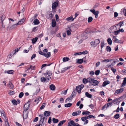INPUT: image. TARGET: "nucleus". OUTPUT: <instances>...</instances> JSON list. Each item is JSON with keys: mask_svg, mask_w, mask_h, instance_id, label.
<instances>
[{"mask_svg": "<svg viewBox=\"0 0 126 126\" xmlns=\"http://www.w3.org/2000/svg\"><path fill=\"white\" fill-rule=\"evenodd\" d=\"M26 105V103L24 105V108L25 109L24 110L23 112V117L24 119H26L28 116V111H27V110H28L29 108L30 104L29 103L28 106L27 108H25V106Z\"/></svg>", "mask_w": 126, "mask_h": 126, "instance_id": "obj_1", "label": "nucleus"}, {"mask_svg": "<svg viewBox=\"0 0 126 126\" xmlns=\"http://www.w3.org/2000/svg\"><path fill=\"white\" fill-rule=\"evenodd\" d=\"M58 1H55L52 4V9H54L58 6V2L59 1L57 0Z\"/></svg>", "mask_w": 126, "mask_h": 126, "instance_id": "obj_2", "label": "nucleus"}, {"mask_svg": "<svg viewBox=\"0 0 126 126\" xmlns=\"http://www.w3.org/2000/svg\"><path fill=\"white\" fill-rule=\"evenodd\" d=\"M124 89L123 88H121L120 89L116 90L114 93V94H115L116 93L118 94L119 93H121L123 92L124 91Z\"/></svg>", "mask_w": 126, "mask_h": 126, "instance_id": "obj_3", "label": "nucleus"}, {"mask_svg": "<svg viewBox=\"0 0 126 126\" xmlns=\"http://www.w3.org/2000/svg\"><path fill=\"white\" fill-rule=\"evenodd\" d=\"M54 16V15L52 13L48 14L47 15V16H46V17L48 19L51 20Z\"/></svg>", "mask_w": 126, "mask_h": 126, "instance_id": "obj_4", "label": "nucleus"}, {"mask_svg": "<svg viewBox=\"0 0 126 126\" xmlns=\"http://www.w3.org/2000/svg\"><path fill=\"white\" fill-rule=\"evenodd\" d=\"M113 42L114 43L122 44L123 42H122L121 40H119L117 38H115L114 40H113Z\"/></svg>", "mask_w": 126, "mask_h": 126, "instance_id": "obj_5", "label": "nucleus"}, {"mask_svg": "<svg viewBox=\"0 0 126 126\" xmlns=\"http://www.w3.org/2000/svg\"><path fill=\"white\" fill-rule=\"evenodd\" d=\"M99 83V82L96 80H94L92 82V85L94 86H95L97 85Z\"/></svg>", "mask_w": 126, "mask_h": 126, "instance_id": "obj_6", "label": "nucleus"}, {"mask_svg": "<svg viewBox=\"0 0 126 126\" xmlns=\"http://www.w3.org/2000/svg\"><path fill=\"white\" fill-rule=\"evenodd\" d=\"M76 124L74 121L73 120H72L68 122V126H69L71 125L73 126H75Z\"/></svg>", "mask_w": 126, "mask_h": 126, "instance_id": "obj_7", "label": "nucleus"}, {"mask_svg": "<svg viewBox=\"0 0 126 126\" xmlns=\"http://www.w3.org/2000/svg\"><path fill=\"white\" fill-rule=\"evenodd\" d=\"M126 85V77H125L124 79V80L123 82L121 85V87L124 86Z\"/></svg>", "mask_w": 126, "mask_h": 126, "instance_id": "obj_8", "label": "nucleus"}, {"mask_svg": "<svg viewBox=\"0 0 126 126\" xmlns=\"http://www.w3.org/2000/svg\"><path fill=\"white\" fill-rule=\"evenodd\" d=\"M56 22L54 19H53L52 21L51 24L52 27H55L56 25Z\"/></svg>", "mask_w": 126, "mask_h": 126, "instance_id": "obj_9", "label": "nucleus"}, {"mask_svg": "<svg viewBox=\"0 0 126 126\" xmlns=\"http://www.w3.org/2000/svg\"><path fill=\"white\" fill-rule=\"evenodd\" d=\"M50 112L48 111H45L44 112V115L45 116L47 117L50 115Z\"/></svg>", "mask_w": 126, "mask_h": 126, "instance_id": "obj_10", "label": "nucleus"}, {"mask_svg": "<svg viewBox=\"0 0 126 126\" xmlns=\"http://www.w3.org/2000/svg\"><path fill=\"white\" fill-rule=\"evenodd\" d=\"M110 83V82L108 80H106L104 81L103 83L102 86L103 87H105L107 85Z\"/></svg>", "mask_w": 126, "mask_h": 126, "instance_id": "obj_11", "label": "nucleus"}, {"mask_svg": "<svg viewBox=\"0 0 126 126\" xmlns=\"http://www.w3.org/2000/svg\"><path fill=\"white\" fill-rule=\"evenodd\" d=\"M52 74V72L50 71H47V72L44 74L45 75L47 76L48 75V76H51Z\"/></svg>", "mask_w": 126, "mask_h": 126, "instance_id": "obj_12", "label": "nucleus"}, {"mask_svg": "<svg viewBox=\"0 0 126 126\" xmlns=\"http://www.w3.org/2000/svg\"><path fill=\"white\" fill-rule=\"evenodd\" d=\"M18 25H19V24L18 23L16 24L13 25L10 27V30H12L13 28H16L17 27V26Z\"/></svg>", "mask_w": 126, "mask_h": 126, "instance_id": "obj_13", "label": "nucleus"}, {"mask_svg": "<svg viewBox=\"0 0 126 126\" xmlns=\"http://www.w3.org/2000/svg\"><path fill=\"white\" fill-rule=\"evenodd\" d=\"M49 88L51 90L54 91L55 90L56 87L54 84H52L50 85Z\"/></svg>", "mask_w": 126, "mask_h": 126, "instance_id": "obj_14", "label": "nucleus"}, {"mask_svg": "<svg viewBox=\"0 0 126 126\" xmlns=\"http://www.w3.org/2000/svg\"><path fill=\"white\" fill-rule=\"evenodd\" d=\"M14 71L13 70H10L8 71H5V73L8 74H13Z\"/></svg>", "mask_w": 126, "mask_h": 126, "instance_id": "obj_15", "label": "nucleus"}, {"mask_svg": "<svg viewBox=\"0 0 126 126\" xmlns=\"http://www.w3.org/2000/svg\"><path fill=\"white\" fill-rule=\"evenodd\" d=\"M38 39V38L37 37H35L32 39V43L33 44L35 43L36 42L37 40Z\"/></svg>", "mask_w": 126, "mask_h": 126, "instance_id": "obj_16", "label": "nucleus"}, {"mask_svg": "<svg viewBox=\"0 0 126 126\" xmlns=\"http://www.w3.org/2000/svg\"><path fill=\"white\" fill-rule=\"evenodd\" d=\"M100 40L99 39H95L94 41V42L95 44V46H94V47H95L98 44L100 43Z\"/></svg>", "mask_w": 126, "mask_h": 126, "instance_id": "obj_17", "label": "nucleus"}, {"mask_svg": "<svg viewBox=\"0 0 126 126\" xmlns=\"http://www.w3.org/2000/svg\"><path fill=\"white\" fill-rule=\"evenodd\" d=\"M33 23L35 25H38L40 23V22L37 19H36L33 21Z\"/></svg>", "mask_w": 126, "mask_h": 126, "instance_id": "obj_18", "label": "nucleus"}, {"mask_svg": "<svg viewBox=\"0 0 126 126\" xmlns=\"http://www.w3.org/2000/svg\"><path fill=\"white\" fill-rule=\"evenodd\" d=\"M124 24V21H120L118 24H116V26H117L118 25H119V26H120V27L119 28V29H120V27L121 26H123V24Z\"/></svg>", "mask_w": 126, "mask_h": 126, "instance_id": "obj_19", "label": "nucleus"}, {"mask_svg": "<svg viewBox=\"0 0 126 126\" xmlns=\"http://www.w3.org/2000/svg\"><path fill=\"white\" fill-rule=\"evenodd\" d=\"M8 87L11 89H13L14 88V86L12 83L11 82H10L8 85Z\"/></svg>", "mask_w": 126, "mask_h": 126, "instance_id": "obj_20", "label": "nucleus"}, {"mask_svg": "<svg viewBox=\"0 0 126 126\" xmlns=\"http://www.w3.org/2000/svg\"><path fill=\"white\" fill-rule=\"evenodd\" d=\"M74 18L72 16H70V17H68L66 19V20L67 21L71 20L73 21L74 20Z\"/></svg>", "mask_w": 126, "mask_h": 126, "instance_id": "obj_21", "label": "nucleus"}, {"mask_svg": "<svg viewBox=\"0 0 126 126\" xmlns=\"http://www.w3.org/2000/svg\"><path fill=\"white\" fill-rule=\"evenodd\" d=\"M86 96L89 98H91L92 97V95L90 94L88 92H86L85 93Z\"/></svg>", "mask_w": 126, "mask_h": 126, "instance_id": "obj_22", "label": "nucleus"}, {"mask_svg": "<svg viewBox=\"0 0 126 126\" xmlns=\"http://www.w3.org/2000/svg\"><path fill=\"white\" fill-rule=\"evenodd\" d=\"M66 121V120H63L60 121L58 124V126H61Z\"/></svg>", "mask_w": 126, "mask_h": 126, "instance_id": "obj_23", "label": "nucleus"}, {"mask_svg": "<svg viewBox=\"0 0 126 126\" xmlns=\"http://www.w3.org/2000/svg\"><path fill=\"white\" fill-rule=\"evenodd\" d=\"M83 60L82 59H78L77 60V62L79 64H81L83 62Z\"/></svg>", "mask_w": 126, "mask_h": 126, "instance_id": "obj_24", "label": "nucleus"}, {"mask_svg": "<svg viewBox=\"0 0 126 126\" xmlns=\"http://www.w3.org/2000/svg\"><path fill=\"white\" fill-rule=\"evenodd\" d=\"M107 42L108 44L110 45H111L112 44V41L111 39L109 38L107 40Z\"/></svg>", "mask_w": 126, "mask_h": 126, "instance_id": "obj_25", "label": "nucleus"}, {"mask_svg": "<svg viewBox=\"0 0 126 126\" xmlns=\"http://www.w3.org/2000/svg\"><path fill=\"white\" fill-rule=\"evenodd\" d=\"M51 55L50 52H48L47 53V54H46V53H45L44 56L45 57L48 58L50 57Z\"/></svg>", "mask_w": 126, "mask_h": 126, "instance_id": "obj_26", "label": "nucleus"}, {"mask_svg": "<svg viewBox=\"0 0 126 126\" xmlns=\"http://www.w3.org/2000/svg\"><path fill=\"white\" fill-rule=\"evenodd\" d=\"M12 102L14 105H16L17 104V101L15 99H13L12 101Z\"/></svg>", "mask_w": 126, "mask_h": 126, "instance_id": "obj_27", "label": "nucleus"}, {"mask_svg": "<svg viewBox=\"0 0 126 126\" xmlns=\"http://www.w3.org/2000/svg\"><path fill=\"white\" fill-rule=\"evenodd\" d=\"M25 21V19L23 18L21 19L20 21H19L18 23L19 24V25L20 24L23 23Z\"/></svg>", "mask_w": 126, "mask_h": 126, "instance_id": "obj_28", "label": "nucleus"}, {"mask_svg": "<svg viewBox=\"0 0 126 126\" xmlns=\"http://www.w3.org/2000/svg\"><path fill=\"white\" fill-rule=\"evenodd\" d=\"M82 82L84 84H86L88 82V79H86L84 78L83 79Z\"/></svg>", "mask_w": 126, "mask_h": 126, "instance_id": "obj_29", "label": "nucleus"}, {"mask_svg": "<svg viewBox=\"0 0 126 126\" xmlns=\"http://www.w3.org/2000/svg\"><path fill=\"white\" fill-rule=\"evenodd\" d=\"M111 48L109 46H107L106 48V50L107 51L110 52L111 50Z\"/></svg>", "mask_w": 126, "mask_h": 126, "instance_id": "obj_30", "label": "nucleus"}, {"mask_svg": "<svg viewBox=\"0 0 126 126\" xmlns=\"http://www.w3.org/2000/svg\"><path fill=\"white\" fill-rule=\"evenodd\" d=\"M52 121L53 123H57L59 122V120L58 119H56L55 118H52Z\"/></svg>", "mask_w": 126, "mask_h": 126, "instance_id": "obj_31", "label": "nucleus"}, {"mask_svg": "<svg viewBox=\"0 0 126 126\" xmlns=\"http://www.w3.org/2000/svg\"><path fill=\"white\" fill-rule=\"evenodd\" d=\"M70 60L69 58L67 57H64L63 58V62L68 61Z\"/></svg>", "mask_w": 126, "mask_h": 126, "instance_id": "obj_32", "label": "nucleus"}, {"mask_svg": "<svg viewBox=\"0 0 126 126\" xmlns=\"http://www.w3.org/2000/svg\"><path fill=\"white\" fill-rule=\"evenodd\" d=\"M72 105V104L71 103H68L65 104L64 106L66 107H70Z\"/></svg>", "mask_w": 126, "mask_h": 126, "instance_id": "obj_33", "label": "nucleus"}, {"mask_svg": "<svg viewBox=\"0 0 126 126\" xmlns=\"http://www.w3.org/2000/svg\"><path fill=\"white\" fill-rule=\"evenodd\" d=\"M119 117V114L118 113H117L114 116L113 118L116 119H117Z\"/></svg>", "mask_w": 126, "mask_h": 126, "instance_id": "obj_34", "label": "nucleus"}, {"mask_svg": "<svg viewBox=\"0 0 126 126\" xmlns=\"http://www.w3.org/2000/svg\"><path fill=\"white\" fill-rule=\"evenodd\" d=\"M93 20V18L92 17L90 16L88 17V21L89 23L91 22Z\"/></svg>", "mask_w": 126, "mask_h": 126, "instance_id": "obj_35", "label": "nucleus"}, {"mask_svg": "<svg viewBox=\"0 0 126 126\" xmlns=\"http://www.w3.org/2000/svg\"><path fill=\"white\" fill-rule=\"evenodd\" d=\"M87 79L88 80V82L91 84H92V82L93 81V80H94V79L92 78H88Z\"/></svg>", "mask_w": 126, "mask_h": 126, "instance_id": "obj_36", "label": "nucleus"}, {"mask_svg": "<svg viewBox=\"0 0 126 126\" xmlns=\"http://www.w3.org/2000/svg\"><path fill=\"white\" fill-rule=\"evenodd\" d=\"M73 98L70 96L69 97L67 98L65 100V102L66 103L67 101H69V100H71Z\"/></svg>", "mask_w": 126, "mask_h": 126, "instance_id": "obj_37", "label": "nucleus"}, {"mask_svg": "<svg viewBox=\"0 0 126 126\" xmlns=\"http://www.w3.org/2000/svg\"><path fill=\"white\" fill-rule=\"evenodd\" d=\"M80 54H85L88 53V51L87 50H85L82 52H80Z\"/></svg>", "mask_w": 126, "mask_h": 126, "instance_id": "obj_38", "label": "nucleus"}, {"mask_svg": "<svg viewBox=\"0 0 126 126\" xmlns=\"http://www.w3.org/2000/svg\"><path fill=\"white\" fill-rule=\"evenodd\" d=\"M100 45L101 49L102 50L103 47L105 45L104 42V41L102 42L101 44Z\"/></svg>", "mask_w": 126, "mask_h": 126, "instance_id": "obj_39", "label": "nucleus"}, {"mask_svg": "<svg viewBox=\"0 0 126 126\" xmlns=\"http://www.w3.org/2000/svg\"><path fill=\"white\" fill-rule=\"evenodd\" d=\"M100 72V70H97L95 71V73L96 75L97 76L99 74Z\"/></svg>", "mask_w": 126, "mask_h": 126, "instance_id": "obj_40", "label": "nucleus"}, {"mask_svg": "<svg viewBox=\"0 0 126 126\" xmlns=\"http://www.w3.org/2000/svg\"><path fill=\"white\" fill-rule=\"evenodd\" d=\"M56 19L57 21L58 22L59 20V17L58 15L57 14H56L55 15Z\"/></svg>", "mask_w": 126, "mask_h": 126, "instance_id": "obj_41", "label": "nucleus"}, {"mask_svg": "<svg viewBox=\"0 0 126 126\" xmlns=\"http://www.w3.org/2000/svg\"><path fill=\"white\" fill-rule=\"evenodd\" d=\"M86 117H87V119L88 118H95L94 116L93 115H89L87 116H86Z\"/></svg>", "mask_w": 126, "mask_h": 126, "instance_id": "obj_42", "label": "nucleus"}, {"mask_svg": "<svg viewBox=\"0 0 126 126\" xmlns=\"http://www.w3.org/2000/svg\"><path fill=\"white\" fill-rule=\"evenodd\" d=\"M46 79L45 77H42L41 78V80L42 82H45L46 81Z\"/></svg>", "mask_w": 126, "mask_h": 126, "instance_id": "obj_43", "label": "nucleus"}, {"mask_svg": "<svg viewBox=\"0 0 126 126\" xmlns=\"http://www.w3.org/2000/svg\"><path fill=\"white\" fill-rule=\"evenodd\" d=\"M15 94V92L14 91H10L9 94L10 95H12L13 94Z\"/></svg>", "mask_w": 126, "mask_h": 126, "instance_id": "obj_44", "label": "nucleus"}, {"mask_svg": "<svg viewBox=\"0 0 126 126\" xmlns=\"http://www.w3.org/2000/svg\"><path fill=\"white\" fill-rule=\"evenodd\" d=\"M24 95V94L23 92H21L20 93L19 95V98H22Z\"/></svg>", "mask_w": 126, "mask_h": 126, "instance_id": "obj_45", "label": "nucleus"}, {"mask_svg": "<svg viewBox=\"0 0 126 126\" xmlns=\"http://www.w3.org/2000/svg\"><path fill=\"white\" fill-rule=\"evenodd\" d=\"M85 31L87 34L91 33V31L89 30V29L88 28L86 29Z\"/></svg>", "mask_w": 126, "mask_h": 126, "instance_id": "obj_46", "label": "nucleus"}, {"mask_svg": "<svg viewBox=\"0 0 126 126\" xmlns=\"http://www.w3.org/2000/svg\"><path fill=\"white\" fill-rule=\"evenodd\" d=\"M69 30H68L67 31V35H70L71 34V32H70V31H71V29H70Z\"/></svg>", "mask_w": 126, "mask_h": 126, "instance_id": "obj_47", "label": "nucleus"}, {"mask_svg": "<svg viewBox=\"0 0 126 126\" xmlns=\"http://www.w3.org/2000/svg\"><path fill=\"white\" fill-rule=\"evenodd\" d=\"M87 117H86V116H85L84 117H82L81 118V120L82 121H84L86 120L87 119Z\"/></svg>", "mask_w": 126, "mask_h": 126, "instance_id": "obj_48", "label": "nucleus"}, {"mask_svg": "<svg viewBox=\"0 0 126 126\" xmlns=\"http://www.w3.org/2000/svg\"><path fill=\"white\" fill-rule=\"evenodd\" d=\"M122 11H123V14L124 15L126 16V8L123 9L122 10Z\"/></svg>", "mask_w": 126, "mask_h": 126, "instance_id": "obj_49", "label": "nucleus"}, {"mask_svg": "<svg viewBox=\"0 0 126 126\" xmlns=\"http://www.w3.org/2000/svg\"><path fill=\"white\" fill-rule=\"evenodd\" d=\"M120 32L119 31V30H117V31H114V35H117Z\"/></svg>", "mask_w": 126, "mask_h": 126, "instance_id": "obj_50", "label": "nucleus"}, {"mask_svg": "<svg viewBox=\"0 0 126 126\" xmlns=\"http://www.w3.org/2000/svg\"><path fill=\"white\" fill-rule=\"evenodd\" d=\"M68 89H67L66 90H65V91H62V94L63 93V95H66V93L67 92V91L68 90Z\"/></svg>", "mask_w": 126, "mask_h": 126, "instance_id": "obj_51", "label": "nucleus"}, {"mask_svg": "<svg viewBox=\"0 0 126 126\" xmlns=\"http://www.w3.org/2000/svg\"><path fill=\"white\" fill-rule=\"evenodd\" d=\"M50 76L48 75V76H47L46 77V79H47V82L51 78V77H50Z\"/></svg>", "mask_w": 126, "mask_h": 126, "instance_id": "obj_52", "label": "nucleus"}, {"mask_svg": "<svg viewBox=\"0 0 126 126\" xmlns=\"http://www.w3.org/2000/svg\"><path fill=\"white\" fill-rule=\"evenodd\" d=\"M37 16V14H35L33 17L32 18H31V19H32L31 20L32 21L33 19H34L35 18H36Z\"/></svg>", "mask_w": 126, "mask_h": 126, "instance_id": "obj_53", "label": "nucleus"}, {"mask_svg": "<svg viewBox=\"0 0 126 126\" xmlns=\"http://www.w3.org/2000/svg\"><path fill=\"white\" fill-rule=\"evenodd\" d=\"M111 70L113 71L114 73L116 71V70L115 69L113 68V67H112L111 69Z\"/></svg>", "mask_w": 126, "mask_h": 126, "instance_id": "obj_54", "label": "nucleus"}, {"mask_svg": "<svg viewBox=\"0 0 126 126\" xmlns=\"http://www.w3.org/2000/svg\"><path fill=\"white\" fill-rule=\"evenodd\" d=\"M0 112L2 116L3 115V116L5 115V113L4 111L3 110H2L0 111Z\"/></svg>", "mask_w": 126, "mask_h": 126, "instance_id": "obj_55", "label": "nucleus"}, {"mask_svg": "<svg viewBox=\"0 0 126 126\" xmlns=\"http://www.w3.org/2000/svg\"><path fill=\"white\" fill-rule=\"evenodd\" d=\"M90 44L91 46H95V44L94 42L92 41L90 43Z\"/></svg>", "mask_w": 126, "mask_h": 126, "instance_id": "obj_56", "label": "nucleus"}, {"mask_svg": "<svg viewBox=\"0 0 126 126\" xmlns=\"http://www.w3.org/2000/svg\"><path fill=\"white\" fill-rule=\"evenodd\" d=\"M0 18H1L3 20V21L4 20V19L5 18V16L4 15H2L1 16V17H0Z\"/></svg>", "mask_w": 126, "mask_h": 126, "instance_id": "obj_57", "label": "nucleus"}, {"mask_svg": "<svg viewBox=\"0 0 126 126\" xmlns=\"http://www.w3.org/2000/svg\"><path fill=\"white\" fill-rule=\"evenodd\" d=\"M119 99V98H117L116 99H114V100H113L112 101V103H114V102H115L116 101H117L118 100V99Z\"/></svg>", "mask_w": 126, "mask_h": 126, "instance_id": "obj_58", "label": "nucleus"}, {"mask_svg": "<svg viewBox=\"0 0 126 126\" xmlns=\"http://www.w3.org/2000/svg\"><path fill=\"white\" fill-rule=\"evenodd\" d=\"M112 103L111 102H110L106 104H107V108L109 106H112Z\"/></svg>", "mask_w": 126, "mask_h": 126, "instance_id": "obj_59", "label": "nucleus"}, {"mask_svg": "<svg viewBox=\"0 0 126 126\" xmlns=\"http://www.w3.org/2000/svg\"><path fill=\"white\" fill-rule=\"evenodd\" d=\"M40 88L37 90L36 92L34 94H37L40 92Z\"/></svg>", "mask_w": 126, "mask_h": 126, "instance_id": "obj_60", "label": "nucleus"}, {"mask_svg": "<svg viewBox=\"0 0 126 126\" xmlns=\"http://www.w3.org/2000/svg\"><path fill=\"white\" fill-rule=\"evenodd\" d=\"M86 34H87V33L85 31L83 32L81 34V36L82 37L84 36Z\"/></svg>", "mask_w": 126, "mask_h": 126, "instance_id": "obj_61", "label": "nucleus"}, {"mask_svg": "<svg viewBox=\"0 0 126 126\" xmlns=\"http://www.w3.org/2000/svg\"><path fill=\"white\" fill-rule=\"evenodd\" d=\"M39 54L42 55L44 56L45 53L41 51H40L39 52Z\"/></svg>", "mask_w": 126, "mask_h": 126, "instance_id": "obj_62", "label": "nucleus"}, {"mask_svg": "<svg viewBox=\"0 0 126 126\" xmlns=\"http://www.w3.org/2000/svg\"><path fill=\"white\" fill-rule=\"evenodd\" d=\"M38 117H36L34 119L33 121L34 122H36L38 120Z\"/></svg>", "mask_w": 126, "mask_h": 126, "instance_id": "obj_63", "label": "nucleus"}, {"mask_svg": "<svg viewBox=\"0 0 126 126\" xmlns=\"http://www.w3.org/2000/svg\"><path fill=\"white\" fill-rule=\"evenodd\" d=\"M118 13L117 12H115L114 14V17H116L118 16Z\"/></svg>", "mask_w": 126, "mask_h": 126, "instance_id": "obj_64", "label": "nucleus"}]
</instances>
